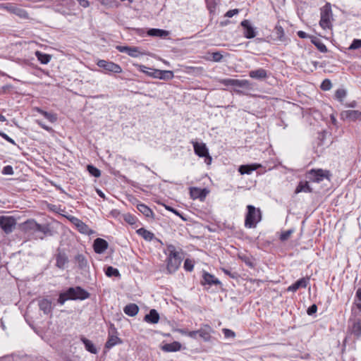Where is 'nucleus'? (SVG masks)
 I'll return each mask as SVG.
<instances>
[{
	"label": "nucleus",
	"instance_id": "1",
	"mask_svg": "<svg viewBox=\"0 0 361 361\" xmlns=\"http://www.w3.org/2000/svg\"><path fill=\"white\" fill-rule=\"evenodd\" d=\"M90 296V293L80 286L70 287L59 293L57 302L63 305L67 300H84Z\"/></svg>",
	"mask_w": 361,
	"mask_h": 361
},
{
	"label": "nucleus",
	"instance_id": "2",
	"mask_svg": "<svg viewBox=\"0 0 361 361\" xmlns=\"http://www.w3.org/2000/svg\"><path fill=\"white\" fill-rule=\"evenodd\" d=\"M220 83L225 86L235 87L233 90L238 94H248L255 90L254 84L247 80L225 78L221 80Z\"/></svg>",
	"mask_w": 361,
	"mask_h": 361
},
{
	"label": "nucleus",
	"instance_id": "3",
	"mask_svg": "<svg viewBox=\"0 0 361 361\" xmlns=\"http://www.w3.org/2000/svg\"><path fill=\"white\" fill-rule=\"evenodd\" d=\"M167 250L169 255L166 260V273L171 274L178 270L182 262V257L173 245H169Z\"/></svg>",
	"mask_w": 361,
	"mask_h": 361
},
{
	"label": "nucleus",
	"instance_id": "4",
	"mask_svg": "<svg viewBox=\"0 0 361 361\" xmlns=\"http://www.w3.org/2000/svg\"><path fill=\"white\" fill-rule=\"evenodd\" d=\"M262 220V212L259 208L249 204L247 206V212L245 217V227L247 228H255Z\"/></svg>",
	"mask_w": 361,
	"mask_h": 361
},
{
	"label": "nucleus",
	"instance_id": "5",
	"mask_svg": "<svg viewBox=\"0 0 361 361\" xmlns=\"http://www.w3.org/2000/svg\"><path fill=\"white\" fill-rule=\"evenodd\" d=\"M332 20H334L331 4L326 2L324 6L320 8V20L319 25L324 30L332 27Z\"/></svg>",
	"mask_w": 361,
	"mask_h": 361
},
{
	"label": "nucleus",
	"instance_id": "6",
	"mask_svg": "<svg viewBox=\"0 0 361 361\" xmlns=\"http://www.w3.org/2000/svg\"><path fill=\"white\" fill-rule=\"evenodd\" d=\"M190 142L192 144L195 154L200 157H204L205 162L207 164H209L212 161V157L209 154V150L206 144L204 142H198L195 140H192Z\"/></svg>",
	"mask_w": 361,
	"mask_h": 361
},
{
	"label": "nucleus",
	"instance_id": "7",
	"mask_svg": "<svg viewBox=\"0 0 361 361\" xmlns=\"http://www.w3.org/2000/svg\"><path fill=\"white\" fill-rule=\"evenodd\" d=\"M286 25L285 21H279L274 27L275 37L272 39L281 44H287L290 42L284 32L283 26Z\"/></svg>",
	"mask_w": 361,
	"mask_h": 361
},
{
	"label": "nucleus",
	"instance_id": "8",
	"mask_svg": "<svg viewBox=\"0 0 361 361\" xmlns=\"http://www.w3.org/2000/svg\"><path fill=\"white\" fill-rule=\"evenodd\" d=\"M330 176L329 171H324L323 169H311L306 173V178L309 181L319 183L324 178H329Z\"/></svg>",
	"mask_w": 361,
	"mask_h": 361
},
{
	"label": "nucleus",
	"instance_id": "9",
	"mask_svg": "<svg viewBox=\"0 0 361 361\" xmlns=\"http://www.w3.org/2000/svg\"><path fill=\"white\" fill-rule=\"evenodd\" d=\"M27 228L38 231L43 233L44 235H51V231L49 225L39 224L34 220H28L25 224Z\"/></svg>",
	"mask_w": 361,
	"mask_h": 361
},
{
	"label": "nucleus",
	"instance_id": "10",
	"mask_svg": "<svg viewBox=\"0 0 361 361\" xmlns=\"http://www.w3.org/2000/svg\"><path fill=\"white\" fill-rule=\"evenodd\" d=\"M97 65L107 73H120L122 72L120 65L112 61L100 59L97 62Z\"/></svg>",
	"mask_w": 361,
	"mask_h": 361
},
{
	"label": "nucleus",
	"instance_id": "11",
	"mask_svg": "<svg viewBox=\"0 0 361 361\" xmlns=\"http://www.w3.org/2000/svg\"><path fill=\"white\" fill-rule=\"evenodd\" d=\"M16 224V219L13 216H0V227L6 234L13 231Z\"/></svg>",
	"mask_w": 361,
	"mask_h": 361
},
{
	"label": "nucleus",
	"instance_id": "12",
	"mask_svg": "<svg viewBox=\"0 0 361 361\" xmlns=\"http://www.w3.org/2000/svg\"><path fill=\"white\" fill-rule=\"evenodd\" d=\"M351 311L354 315V318L352 319L351 333L358 338L361 336V314H355L354 307L352 308Z\"/></svg>",
	"mask_w": 361,
	"mask_h": 361
},
{
	"label": "nucleus",
	"instance_id": "13",
	"mask_svg": "<svg viewBox=\"0 0 361 361\" xmlns=\"http://www.w3.org/2000/svg\"><path fill=\"white\" fill-rule=\"evenodd\" d=\"M69 220L76 227L80 233L85 235H91L93 233L89 226L78 218L71 216Z\"/></svg>",
	"mask_w": 361,
	"mask_h": 361
},
{
	"label": "nucleus",
	"instance_id": "14",
	"mask_svg": "<svg viewBox=\"0 0 361 361\" xmlns=\"http://www.w3.org/2000/svg\"><path fill=\"white\" fill-rule=\"evenodd\" d=\"M201 284L202 286H209V287L212 286H217L221 285V281L216 278L213 274L208 273L207 271H203L202 272V279L201 280Z\"/></svg>",
	"mask_w": 361,
	"mask_h": 361
},
{
	"label": "nucleus",
	"instance_id": "15",
	"mask_svg": "<svg viewBox=\"0 0 361 361\" xmlns=\"http://www.w3.org/2000/svg\"><path fill=\"white\" fill-rule=\"evenodd\" d=\"M310 283V277L306 276L300 279L287 288L288 292H296L300 288H306Z\"/></svg>",
	"mask_w": 361,
	"mask_h": 361
},
{
	"label": "nucleus",
	"instance_id": "16",
	"mask_svg": "<svg viewBox=\"0 0 361 361\" xmlns=\"http://www.w3.org/2000/svg\"><path fill=\"white\" fill-rule=\"evenodd\" d=\"M198 336L201 338L203 341L209 342L211 340V334L214 332V330L209 324H202L200 329L197 330Z\"/></svg>",
	"mask_w": 361,
	"mask_h": 361
},
{
	"label": "nucleus",
	"instance_id": "17",
	"mask_svg": "<svg viewBox=\"0 0 361 361\" xmlns=\"http://www.w3.org/2000/svg\"><path fill=\"white\" fill-rule=\"evenodd\" d=\"M244 32V37L247 39H252L256 36L255 28L253 27L248 20H244L240 23Z\"/></svg>",
	"mask_w": 361,
	"mask_h": 361
},
{
	"label": "nucleus",
	"instance_id": "18",
	"mask_svg": "<svg viewBox=\"0 0 361 361\" xmlns=\"http://www.w3.org/2000/svg\"><path fill=\"white\" fill-rule=\"evenodd\" d=\"M108 243L103 238H97L94 240L93 248L96 253L102 254L108 248Z\"/></svg>",
	"mask_w": 361,
	"mask_h": 361
},
{
	"label": "nucleus",
	"instance_id": "19",
	"mask_svg": "<svg viewBox=\"0 0 361 361\" xmlns=\"http://www.w3.org/2000/svg\"><path fill=\"white\" fill-rule=\"evenodd\" d=\"M341 116L350 121H355L361 120V111L358 110H347L341 113Z\"/></svg>",
	"mask_w": 361,
	"mask_h": 361
},
{
	"label": "nucleus",
	"instance_id": "20",
	"mask_svg": "<svg viewBox=\"0 0 361 361\" xmlns=\"http://www.w3.org/2000/svg\"><path fill=\"white\" fill-rule=\"evenodd\" d=\"M39 307L44 314H49L51 313L53 310V306L51 301L47 298H42L39 301Z\"/></svg>",
	"mask_w": 361,
	"mask_h": 361
},
{
	"label": "nucleus",
	"instance_id": "21",
	"mask_svg": "<svg viewBox=\"0 0 361 361\" xmlns=\"http://www.w3.org/2000/svg\"><path fill=\"white\" fill-rule=\"evenodd\" d=\"M137 68L140 72H142L149 77L159 78L158 76L160 74V70L159 69L148 68L144 65H137Z\"/></svg>",
	"mask_w": 361,
	"mask_h": 361
},
{
	"label": "nucleus",
	"instance_id": "22",
	"mask_svg": "<svg viewBox=\"0 0 361 361\" xmlns=\"http://www.w3.org/2000/svg\"><path fill=\"white\" fill-rule=\"evenodd\" d=\"M74 262L78 265V267L81 270L88 269L89 264L86 257L82 254H78L74 257Z\"/></svg>",
	"mask_w": 361,
	"mask_h": 361
},
{
	"label": "nucleus",
	"instance_id": "23",
	"mask_svg": "<svg viewBox=\"0 0 361 361\" xmlns=\"http://www.w3.org/2000/svg\"><path fill=\"white\" fill-rule=\"evenodd\" d=\"M68 262V259L66 254L59 250L58 253L56 255V266L61 269H63Z\"/></svg>",
	"mask_w": 361,
	"mask_h": 361
},
{
	"label": "nucleus",
	"instance_id": "24",
	"mask_svg": "<svg viewBox=\"0 0 361 361\" xmlns=\"http://www.w3.org/2000/svg\"><path fill=\"white\" fill-rule=\"evenodd\" d=\"M147 33L149 36L157 37L162 39H165L169 35V32L168 30L159 28H150L147 30Z\"/></svg>",
	"mask_w": 361,
	"mask_h": 361
},
{
	"label": "nucleus",
	"instance_id": "25",
	"mask_svg": "<svg viewBox=\"0 0 361 361\" xmlns=\"http://www.w3.org/2000/svg\"><path fill=\"white\" fill-rule=\"evenodd\" d=\"M144 321L149 324H157L159 321L158 312L154 309L150 310L149 313L145 316Z\"/></svg>",
	"mask_w": 361,
	"mask_h": 361
},
{
	"label": "nucleus",
	"instance_id": "26",
	"mask_svg": "<svg viewBox=\"0 0 361 361\" xmlns=\"http://www.w3.org/2000/svg\"><path fill=\"white\" fill-rule=\"evenodd\" d=\"M81 342L84 344L85 350L90 353L97 354L98 350L94 343L87 338L84 336L80 337Z\"/></svg>",
	"mask_w": 361,
	"mask_h": 361
},
{
	"label": "nucleus",
	"instance_id": "27",
	"mask_svg": "<svg viewBox=\"0 0 361 361\" xmlns=\"http://www.w3.org/2000/svg\"><path fill=\"white\" fill-rule=\"evenodd\" d=\"M137 210L141 212L145 216L149 218H154V212L146 204L143 203H138L136 206Z\"/></svg>",
	"mask_w": 361,
	"mask_h": 361
},
{
	"label": "nucleus",
	"instance_id": "28",
	"mask_svg": "<svg viewBox=\"0 0 361 361\" xmlns=\"http://www.w3.org/2000/svg\"><path fill=\"white\" fill-rule=\"evenodd\" d=\"M122 342V340L116 335L108 336L107 341L105 343V348L111 349L116 344H121Z\"/></svg>",
	"mask_w": 361,
	"mask_h": 361
},
{
	"label": "nucleus",
	"instance_id": "29",
	"mask_svg": "<svg viewBox=\"0 0 361 361\" xmlns=\"http://www.w3.org/2000/svg\"><path fill=\"white\" fill-rule=\"evenodd\" d=\"M181 348V344L178 341L166 343L161 347L164 352H177Z\"/></svg>",
	"mask_w": 361,
	"mask_h": 361
},
{
	"label": "nucleus",
	"instance_id": "30",
	"mask_svg": "<svg viewBox=\"0 0 361 361\" xmlns=\"http://www.w3.org/2000/svg\"><path fill=\"white\" fill-rule=\"evenodd\" d=\"M123 312L128 316L134 317L138 313L139 307L135 303H130L123 308Z\"/></svg>",
	"mask_w": 361,
	"mask_h": 361
},
{
	"label": "nucleus",
	"instance_id": "31",
	"mask_svg": "<svg viewBox=\"0 0 361 361\" xmlns=\"http://www.w3.org/2000/svg\"><path fill=\"white\" fill-rule=\"evenodd\" d=\"M312 192V188L310 186L308 181H300L295 188V193Z\"/></svg>",
	"mask_w": 361,
	"mask_h": 361
},
{
	"label": "nucleus",
	"instance_id": "32",
	"mask_svg": "<svg viewBox=\"0 0 361 361\" xmlns=\"http://www.w3.org/2000/svg\"><path fill=\"white\" fill-rule=\"evenodd\" d=\"M249 75L255 79L262 80L267 77V72L263 68L251 71Z\"/></svg>",
	"mask_w": 361,
	"mask_h": 361
},
{
	"label": "nucleus",
	"instance_id": "33",
	"mask_svg": "<svg viewBox=\"0 0 361 361\" xmlns=\"http://www.w3.org/2000/svg\"><path fill=\"white\" fill-rule=\"evenodd\" d=\"M257 169V166L255 164H247V165H241L238 168V172L242 174H250L252 171Z\"/></svg>",
	"mask_w": 361,
	"mask_h": 361
},
{
	"label": "nucleus",
	"instance_id": "34",
	"mask_svg": "<svg viewBox=\"0 0 361 361\" xmlns=\"http://www.w3.org/2000/svg\"><path fill=\"white\" fill-rule=\"evenodd\" d=\"M137 233L139 235L142 236L145 240L147 241H151L154 238V234L144 228H140L137 230Z\"/></svg>",
	"mask_w": 361,
	"mask_h": 361
},
{
	"label": "nucleus",
	"instance_id": "35",
	"mask_svg": "<svg viewBox=\"0 0 361 361\" xmlns=\"http://www.w3.org/2000/svg\"><path fill=\"white\" fill-rule=\"evenodd\" d=\"M191 196L195 199V198H204L206 197V195L207 194V191L206 189H200L197 188H194L190 191Z\"/></svg>",
	"mask_w": 361,
	"mask_h": 361
},
{
	"label": "nucleus",
	"instance_id": "36",
	"mask_svg": "<svg viewBox=\"0 0 361 361\" xmlns=\"http://www.w3.org/2000/svg\"><path fill=\"white\" fill-rule=\"evenodd\" d=\"M35 56L37 60L42 64H47L51 60V56L49 54L39 51H36Z\"/></svg>",
	"mask_w": 361,
	"mask_h": 361
},
{
	"label": "nucleus",
	"instance_id": "37",
	"mask_svg": "<svg viewBox=\"0 0 361 361\" xmlns=\"http://www.w3.org/2000/svg\"><path fill=\"white\" fill-rule=\"evenodd\" d=\"M37 111L51 123H54L57 121V116L56 114H52L41 109H37Z\"/></svg>",
	"mask_w": 361,
	"mask_h": 361
},
{
	"label": "nucleus",
	"instance_id": "38",
	"mask_svg": "<svg viewBox=\"0 0 361 361\" xmlns=\"http://www.w3.org/2000/svg\"><path fill=\"white\" fill-rule=\"evenodd\" d=\"M104 271H105V274L108 277H112V276L120 277V276H121L118 269L116 268H114L111 266H108L105 269Z\"/></svg>",
	"mask_w": 361,
	"mask_h": 361
},
{
	"label": "nucleus",
	"instance_id": "39",
	"mask_svg": "<svg viewBox=\"0 0 361 361\" xmlns=\"http://www.w3.org/2000/svg\"><path fill=\"white\" fill-rule=\"evenodd\" d=\"M312 44L318 49V50L322 53L327 52V48L326 45L318 38H314L312 39Z\"/></svg>",
	"mask_w": 361,
	"mask_h": 361
},
{
	"label": "nucleus",
	"instance_id": "40",
	"mask_svg": "<svg viewBox=\"0 0 361 361\" xmlns=\"http://www.w3.org/2000/svg\"><path fill=\"white\" fill-rule=\"evenodd\" d=\"M127 54L131 57L137 58L140 55H144L145 53L140 52L137 47H129Z\"/></svg>",
	"mask_w": 361,
	"mask_h": 361
},
{
	"label": "nucleus",
	"instance_id": "41",
	"mask_svg": "<svg viewBox=\"0 0 361 361\" xmlns=\"http://www.w3.org/2000/svg\"><path fill=\"white\" fill-rule=\"evenodd\" d=\"M87 170L93 177L99 178L101 176L100 170L92 164H88L87 166Z\"/></svg>",
	"mask_w": 361,
	"mask_h": 361
},
{
	"label": "nucleus",
	"instance_id": "42",
	"mask_svg": "<svg viewBox=\"0 0 361 361\" xmlns=\"http://www.w3.org/2000/svg\"><path fill=\"white\" fill-rule=\"evenodd\" d=\"M159 78L158 79H161V80H171L173 78V71H161L160 70V72H159Z\"/></svg>",
	"mask_w": 361,
	"mask_h": 361
},
{
	"label": "nucleus",
	"instance_id": "43",
	"mask_svg": "<svg viewBox=\"0 0 361 361\" xmlns=\"http://www.w3.org/2000/svg\"><path fill=\"white\" fill-rule=\"evenodd\" d=\"M346 96V91L344 89H338L335 92V98L338 101L342 102Z\"/></svg>",
	"mask_w": 361,
	"mask_h": 361
},
{
	"label": "nucleus",
	"instance_id": "44",
	"mask_svg": "<svg viewBox=\"0 0 361 361\" xmlns=\"http://www.w3.org/2000/svg\"><path fill=\"white\" fill-rule=\"evenodd\" d=\"M331 82L329 79L324 80L320 86L321 89L324 91L329 90L331 88Z\"/></svg>",
	"mask_w": 361,
	"mask_h": 361
},
{
	"label": "nucleus",
	"instance_id": "45",
	"mask_svg": "<svg viewBox=\"0 0 361 361\" xmlns=\"http://www.w3.org/2000/svg\"><path fill=\"white\" fill-rule=\"evenodd\" d=\"M183 267L186 271H192L194 268V263L191 259H186L184 262Z\"/></svg>",
	"mask_w": 361,
	"mask_h": 361
},
{
	"label": "nucleus",
	"instance_id": "46",
	"mask_svg": "<svg viewBox=\"0 0 361 361\" xmlns=\"http://www.w3.org/2000/svg\"><path fill=\"white\" fill-rule=\"evenodd\" d=\"M361 48V39H355L350 45L349 50H355Z\"/></svg>",
	"mask_w": 361,
	"mask_h": 361
},
{
	"label": "nucleus",
	"instance_id": "47",
	"mask_svg": "<svg viewBox=\"0 0 361 361\" xmlns=\"http://www.w3.org/2000/svg\"><path fill=\"white\" fill-rule=\"evenodd\" d=\"M182 334L191 338L196 339L198 336V331H183Z\"/></svg>",
	"mask_w": 361,
	"mask_h": 361
},
{
	"label": "nucleus",
	"instance_id": "48",
	"mask_svg": "<svg viewBox=\"0 0 361 361\" xmlns=\"http://www.w3.org/2000/svg\"><path fill=\"white\" fill-rule=\"evenodd\" d=\"M0 136L4 138L5 140H6L7 142H10L11 144H12L13 145H17L16 142H15V140L13 139H12L11 137H10L7 134H6L4 132L0 130Z\"/></svg>",
	"mask_w": 361,
	"mask_h": 361
},
{
	"label": "nucleus",
	"instance_id": "49",
	"mask_svg": "<svg viewBox=\"0 0 361 361\" xmlns=\"http://www.w3.org/2000/svg\"><path fill=\"white\" fill-rule=\"evenodd\" d=\"M292 233H293V230H288V231L283 232L280 235V240L281 241H285V240H288L290 238Z\"/></svg>",
	"mask_w": 361,
	"mask_h": 361
},
{
	"label": "nucleus",
	"instance_id": "50",
	"mask_svg": "<svg viewBox=\"0 0 361 361\" xmlns=\"http://www.w3.org/2000/svg\"><path fill=\"white\" fill-rule=\"evenodd\" d=\"M13 167L10 165L5 166L2 169V173L4 175H13Z\"/></svg>",
	"mask_w": 361,
	"mask_h": 361
},
{
	"label": "nucleus",
	"instance_id": "51",
	"mask_svg": "<svg viewBox=\"0 0 361 361\" xmlns=\"http://www.w3.org/2000/svg\"><path fill=\"white\" fill-rule=\"evenodd\" d=\"M222 331L226 338H234L235 336L234 331L228 329H223Z\"/></svg>",
	"mask_w": 361,
	"mask_h": 361
},
{
	"label": "nucleus",
	"instance_id": "52",
	"mask_svg": "<svg viewBox=\"0 0 361 361\" xmlns=\"http://www.w3.org/2000/svg\"><path fill=\"white\" fill-rule=\"evenodd\" d=\"M222 59L223 55L219 51L212 53V59L214 61L219 62L222 60Z\"/></svg>",
	"mask_w": 361,
	"mask_h": 361
},
{
	"label": "nucleus",
	"instance_id": "53",
	"mask_svg": "<svg viewBox=\"0 0 361 361\" xmlns=\"http://www.w3.org/2000/svg\"><path fill=\"white\" fill-rule=\"evenodd\" d=\"M36 123L41 127L43 129H44L45 130L48 131V132H53L54 130L52 129V128L45 125L42 121H39V120H36Z\"/></svg>",
	"mask_w": 361,
	"mask_h": 361
},
{
	"label": "nucleus",
	"instance_id": "54",
	"mask_svg": "<svg viewBox=\"0 0 361 361\" xmlns=\"http://www.w3.org/2000/svg\"><path fill=\"white\" fill-rule=\"evenodd\" d=\"M317 311V306L315 304L310 306L307 310V313L308 315H312L316 313Z\"/></svg>",
	"mask_w": 361,
	"mask_h": 361
},
{
	"label": "nucleus",
	"instance_id": "55",
	"mask_svg": "<svg viewBox=\"0 0 361 361\" xmlns=\"http://www.w3.org/2000/svg\"><path fill=\"white\" fill-rule=\"evenodd\" d=\"M117 329L115 327L114 324H110L109 330H108V336L116 335L117 336Z\"/></svg>",
	"mask_w": 361,
	"mask_h": 361
},
{
	"label": "nucleus",
	"instance_id": "56",
	"mask_svg": "<svg viewBox=\"0 0 361 361\" xmlns=\"http://www.w3.org/2000/svg\"><path fill=\"white\" fill-rule=\"evenodd\" d=\"M238 13H239V9H237V8L229 10L226 13L225 16L228 17V18H232L233 16L238 14Z\"/></svg>",
	"mask_w": 361,
	"mask_h": 361
},
{
	"label": "nucleus",
	"instance_id": "57",
	"mask_svg": "<svg viewBox=\"0 0 361 361\" xmlns=\"http://www.w3.org/2000/svg\"><path fill=\"white\" fill-rule=\"evenodd\" d=\"M124 219L130 224H134L135 223V217L130 214L126 215Z\"/></svg>",
	"mask_w": 361,
	"mask_h": 361
},
{
	"label": "nucleus",
	"instance_id": "58",
	"mask_svg": "<svg viewBox=\"0 0 361 361\" xmlns=\"http://www.w3.org/2000/svg\"><path fill=\"white\" fill-rule=\"evenodd\" d=\"M128 47H129V46H121V45H118V46H116V49L119 52H121V53H126V54H127L128 50Z\"/></svg>",
	"mask_w": 361,
	"mask_h": 361
},
{
	"label": "nucleus",
	"instance_id": "59",
	"mask_svg": "<svg viewBox=\"0 0 361 361\" xmlns=\"http://www.w3.org/2000/svg\"><path fill=\"white\" fill-rule=\"evenodd\" d=\"M222 271H223V272H224L225 274H226V275L229 276L231 278L234 279V278H235V277H236V275H237V274H236V273H232V272H231V271H229L228 269H225V268H222Z\"/></svg>",
	"mask_w": 361,
	"mask_h": 361
},
{
	"label": "nucleus",
	"instance_id": "60",
	"mask_svg": "<svg viewBox=\"0 0 361 361\" xmlns=\"http://www.w3.org/2000/svg\"><path fill=\"white\" fill-rule=\"evenodd\" d=\"M353 307H354L355 311L357 310L361 314V302H357V301L355 300V302L353 303V306L352 307V308ZM355 314H357L355 312Z\"/></svg>",
	"mask_w": 361,
	"mask_h": 361
},
{
	"label": "nucleus",
	"instance_id": "61",
	"mask_svg": "<svg viewBox=\"0 0 361 361\" xmlns=\"http://www.w3.org/2000/svg\"><path fill=\"white\" fill-rule=\"evenodd\" d=\"M80 5L84 8H87L90 6V2L88 0H77Z\"/></svg>",
	"mask_w": 361,
	"mask_h": 361
},
{
	"label": "nucleus",
	"instance_id": "62",
	"mask_svg": "<svg viewBox=\"0 0 361 361\" xmlns=\"http://www.w3.org/2000/svg\"><path fill=\"white\" fill-rule=\"evenodd\" d=\"M355 298H356V301H359V302H361V288H359L357 291H356V293H355Z\"/></svg>",
	"mask_w": 361,
	"mask_h": 361
},
{
	"label": "nucleus",
	"instance_id": "63",
	"mask_svg": "<svg viewBox=\"0 0 361 361\" xmlns=\"http://www.w3.org/2000/svg\"><path fill=\"white\" fill-rule=\"evenodd\" d=\"M298 36L302 39H305L308 37L307 34L303 31H298Z\"/></svg>",
	"mask_w": 361,
	"mask_h": 361
},
{
	"label": "nucleus",
	"instance_id": "64",
	"mask_svg": "<svg viewBox=\"0 0 361 361\" xmlns=\"http://www.w3.org/2000/svg\"><path fill=\"white\" fill-rule=\"evenodd\" d=\"M97 192L98 195L100 197L105 199V195L102 191H101L100 190H97Z\"/></svg>",
	"mask_w": 361,
	"mask_h": 361
}]
</instances>
